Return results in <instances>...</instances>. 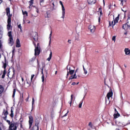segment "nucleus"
I'll list each match as a JSON object with an SVG mask.
<instances>
[{"label":"nucleus","mask_w":130,"mask_h":130,"mask_svg":"<svg viewBox=\"0 0 130 130\" xmlns=\"http://www.w3.org/2000/svg\"><path fill=\"white\" fill-rule=\"evenodd\" d=\"M34 43V45H35V57H34L32 58H31V59L30 60V61H34V60H35V59L36 58V56H37V55H39V54H40V49H39V48L40 47V46H39V43H38L37 44V45L36 46V44L33 42Z\"/></svg>","instance_id":"nucleus-1"},{"label":"nucleus","mask_w":130,"mask_h":130,"mask_svg":"<svg viewBox=\"0 0 130 130\" xmlns=\"http://www.w3.org/2000/svg\"><path fill=\"white\" fill-rule=\"evenodd\" d=\"M7 16L8 17L7 20V23L8 24H12V15L11 14V10H10V7H7L6 9Z\"/></svg>","instance_id":"nucleus-2"},{"label":"nucleus","mask_w":130,"mask_h":130,"mask_svg":"<svg viewBox=\"0 0 130 130\" xmlns=\"http://www.w3.org/2000/svg\"><path fill=\"white\" fill-rule=\"evenodd\" d=\"M7 122L9 124V130H17V125L15 123H11V121L6 120Z\"/></svg>","instance_id":"nucleus-3"},{"label":"nucleus","mask_w":130,"mask_h":130,"mask_svg":"<svg viewBox=\"0 0 130 130\" xmlns=\"http://www.w3.org/2000/svg\"><path fill=\"white\" fill-rule=\"evenodd\" d=\"M8 36H9V43L11 46L14 45V39H13V35H12V31H10L8 32Z\"/></svg>","instance_id":"nucleus-4"},{"label":"nucleus","mask_w":130,"mask_h":130,"mask_svg":"<svg viewBox=\"0 0 130 130\" xmlns=\"http://www.w3.org/2000/svg\"><path fill=\"white\" fill-rule=\"evenodd\" d=\"M119 20V15H118L117 17H116L115 19L112 21V23L110 21H109V27H111L112 26V28L115 26V24L116 23H118V20Z\"/></svg>","instance_id":"nucleus-5"},{"label":"nucleus","mask_w":130,"mask_h":130,"mask_svg":"<svg viewBox=\"0 0 130 130\" xmlns=\"http://www.w3.org/2000/svg\"><path fill=\"white\" fill-rule=\"evenodd\" d=\"M35 125H34L30 129V130H39V123H40V121L36 119L35 120Z\"/></svg>","instance_id":"nucleus-6"},{"label":"nucleus","mask_w":130,"mask_h":130,"mask_svg":"<svg viewBox=\"0 0 130 130\" xmlns=\"http://www.w3.org/2000/svg\"><path fill=\"white\" fill-rule=\"evenodd\" d=\"M75 73V67L71 66L69 68V71L67 72V77H69V75L71 76Z\"/></svg>","instance_id":"nucleus-7"},{"label":"nucleus","mask_w":130,"mask_h":130,"mask_svg":"<svg viewBox=\"0 0 130 130\" xmlns=\"http://www.w3.org/2000/svg\"><path fill=\"white\" fill-rule=\"evenodd\" d=\"M59 4L61 6L62 8V16L61 18L62 19H64V16L66 15V9L64 8V6H63V4H62V2L59 1Z\"/></svg>","instance_id":"nucleus-8"},{"label":"nucleus","mask_w":130,"mask_h":130,"mask_svg":"<svg viewBox=\"0 0 130 130\" xmlns=\"http://www.w3.org/2000/svg\"><path fill=\"white\" fill-rule=\"evenodd\" d=\"M28 118V122L29 124V128H31V127H32V125H33V121H34V119L33 118V116H32V115L29 116Z\"/></svg>","instance_id":"nucleus-9"},{"label":"nucleus","mask_w":130,"mask_h":130,"mask_svg":"<svg viewBox=\"0 0 130 130\" xmlns=\"http://www.w3.org/2000/svg\"><path fill=\"white\" fill-rule=\"evenodd\" d=\"M31 35L35 41H38V34L37 32H32Z\"/></svg>","instance_id":"nucleus-10"},{"label":"nucleus","mask_w":130,"mask_h":130,"mask_svg":"<svg viewBox=\"0 0 130 130\" xmlns=\"http://www.w3.org/2000/svg\"><path fill=\"white\" fill-rule=\"evenodd\" d=\"M3 114L5 116V117H3L2 118L5 120H7V117L8 116V114H9V112H8V110H6L5 109H4Z\"/></svg>","instance_id":"nucleus-11"},{"label":"nucleus","mask_w":130,"mask_h":130,"mask_svg":"<svg viewBox=\"0 0 130 130\" xmlns=\"http://www.w3.org/2000/svg\"><path fill=\"white\" fill-rule=\"evenodd\" d=\"M88 29H90L91 33H94V32H95V30H96V27L94 25H89L88 27Z\"/></svg>","instance_id":"nucleus-12"},{"label":"nucleus","mask_w":130,"mask_h":130,"mask_svg":"<svg viewBox=\"0 0 130 130\" xmlns=\"http://www.w3.org/2000/svg\"><path fill=\"white\" fill-rule=\"evenodd\" d=\"M5 92V87L2 85H0V97L3 96V93Z\"/></svg>","instance_id":"nucleus-13"},{"label":"nucleus","mask_w":130,"mask_h":130,"mask_svg":"<svg viewBox=\"0 0 130 130\" xmlns=\"http://www.w3.org/2000/svg\"><path fill=\"white\" fill-rule=\"evenodd\" d=\"M113 95V92H112V90H111L110 92H109L107 94V98L108 100H109L110 97H112Z\"/></svg>","instance_id":"nucleus-14"},{"label":"nucleus","mask_w":130,"mask_h":130,"mask_svg":"<svg viewBox=\"0 0 130 130\" xmlns=\"http://www.w3.org/2000/svg\"><path fill=\"white\" fill-rule=\"evenodd\" d=\"M96 0H87L88 5H94V4H96Z\"/></svg>","instance_id":"nucleus-15"},{"label":"nucleus","mask_w":130,"mask_h":130,"mask_svg":"<svg viewBox=\"0 0 130 130\" xmlns=\"http://www.w3.org/2000/svg\"><path fill=\"white\" fill-rule=\"evenodd\" d=\"M16 44V47H21V43H20V40L19 39H17Z\"/></svg>","instance_id":"nucleus-16"},{"label":"nucleus","mask_w":130,"mask_h":130,"mask_svg":"<svg viewBox=\"0 0 130 130\" xmlns=\"http://www.w3.org/2000/svg\"><path fill=\"white\" fill-rule=\"evenodd\" d=\"M77 73H74V75H72L69 77V80L77 79Z\"/></svg>","instance_id":"nucleus-17"},{"label":"nucleus","mask_w":130,"mask_h":130,"mask_svg":"<svg viewBox=\"0 0 130 130\" xmlns=\"http://www.w3.org/2000/svg\"><path fill=\"white\" fill-rule=\"evenodd\" d=\"M2 62L3 63V66L2 67V68H3L4 70H6V69H7V59L6 58V57H5V62Z\"/></svg>","instance_id":"nucleus-18"},{"label":"nucleus","mask_w":130,"mask_h":130,"mask_svg":"<svg viewBox=\"0 0 130 130\" xmlns=\"http://www.w3.org/2000/svg\"><path fill=\"white\" fill-rule=\"evenodd\" d=\"M125 54L126 55H130V50L128 48H125L124 49Z\"/></svg>","instance_id":"nucleus-19"},{"label":"nucleus","mask_w":130,"mask_h":130,"mask_svg":"<svg viewBox=\"0 0 130 130\" xmlns=\"http://www.w3.org/2000/svg\"><path fill=\"white\" fill-rule=\"evenodd\" d=\"M14 108L13 107H11V114H10V116L13 118L14 117Z\"/></svg>","instance_id":"nucleus-20"},{"label":"nucleus","mask_w":130,"mask_h":130,"mask_svg":"<svg viewBox=\"0 0 130 130\" xmlns=\"http://www.w3.org/2000/svg\"><path fill=\"white\" fill-rule=\"evenodd\" d=\"M45 18H47L48 19L50 18L51 15L50 12H47L46 14L44 15Z\"/></svg>","instance_id":"nucleus-21"},{"label":"nucleus","mask_w":130,"mask_h":130,"mask_svg":"<svg viewBox=\"0 0 130 130\" xmlns=\"http://www.w3.org/2000/svg\"><path fill=\"white\" fill-rule=\"evenodd\" d=\"M73 100H74V94H71V101L69 102V103L70 104V106H72V103L73 102Z\"/></svg>","instance_id":"nucleus-22"},{"label":"nucleus","mask_w":130,"mask_h":130,"mask_svg":"<svg viewBox=\"0 0 130 130\" xmlns=\"http://www.w3.org/2000/svg\"><path fill=\"white\" fill-rule=\"evenodd\" d=\"M51 57H52V52L51 51H50V53L49 54V57L47 59V60H48V61H50L51 59Z\"/></svg>","instance_id":"nucleus-23"},{"label":"nucleus","mask_w":130,"mask_h":130,"mask_svg":"<svg viewBox=\"0 0 130 130\" xmlns=\"http://www.w3.org/2000/svg\"><path fill=\"white\" fill-rule=\"evenodd\" d=\"M7 73V70H4L3 71V75L2 76V79H5V77H6V74Z\"/></svg>","instance_id":"nucleus-24"},{"label":"nucleus","mask_w":130,"mask_h":130,"mask_svg":"<svg viewBox=\"0 0 130 130\" xmlns=\"http://www.w3.org/2000/svg\"><path fill=\"white\" fill-rule=\"evenodd\" d=\"M52 36V30H51L50 31V34L49 35V39H50L49 40V44H50L51 43V37Z\"/></svg>","instance_id":"nucleus-25"},{"label":"nucleus","mask_w":130,"mask_h":130,"mask_svg":"<svg viewBox=\"0 0 130 130\" xmlns=\"http://www.w3.org/2000/svg\"><path fill=\"white\" fill-rule=\"evenodd\" d=\"M11 28H12L11 24L8 23L7 25V29L8 31H10V30L11 29Z\"/></svg>","instance_id":"nucleus-26"},{"label":"nucleus","mask_w":130,"mask_h":130,"mask_svg":"<svg viewBox=\"0 0 130 130\" xmlns=\"http://www.w3.org/2000/svg\"><path fill=\"white\" fill-rule=\"evenodd\" d=\"M128 23H125L122 25V28L124 29V30H126V27L127 26Z\"/></svg>","instance_id":"nucleus-27"},{"label":"nucleus","mask_w":130,"mask_h":130,"mask_svg":"<svg viewBox=\"0 0 130 130\" xmlns=\"http://www.w3.org/2000/svg\"><path fill=\"white\" fill-rule=\"evenodd\" d=\"M28 4L29 6H33V4H34V0H30L28 2Z\"/></svg>","instance_id":"nucleus-28"},{"label":"nucleus","mask_w":130,"mask_h":130,"mask_svg":"<svg viewBox=\"0 0 130 130\" xmlns=\"http://www.w3.org/2000/svg\"><path fill=\"white\" fill-rule=\"evenodd\" d=\"M120 115L119 114V113H117L116 114H115L114 115V117L115 118H117L118 117H119Z\"/></svg>","instance_id":"nucleus-29"},{"label":"nucleus","mask_w":130,"mask_h":130,"mask_svg":"<svg viewBox=\"0 0 130 130\" xmlns=\"http://www.w3.org/2000/svg\"><path fill=\"white\" fill-rule=\"evenodd\" d=\"M99 11H100V14L101 16H102L103 15V13H102V8H101V7L99 8Z\"/></svg>","instance_id":"nucleus-30"},{"label":"nucleus","mask_w":130,"mask_h":130,"mask_svg":"<svg viewBox=\"0 0 130 130\" xmlns=\"http://www.w3.org/2000/svg\"><path fill=\"white\" fill-rule=\"evenodd\" d=\"M16 94V88H14L13 89V95H12V98H14L15 97V95Z\"/></svg>","instance_id":"nucleus-31"},{"label":"nucleus","mask_w":130,"mask_h":130,"mask_svg":"<svg viewBox=\"0 0 130 130\" xmlns=\"http://www.w3.org/2000/svg\"><path fill=\"white\" fill-rule=\"evenodd\" d=\"M23 15H24V16H25V17H28V12H27V11H24L22 12Z\"/></svg>","instance_id":"nucleus-32"},{"label":"nucleus","mask_w":130,"mask_h":130,"mask_svg":"<svg viewBox=\"0 0 130 130\" xmlns=\"http://www.w3.org/2000/svg\"><path fill=\"white\" fill-rule=\"evenodd\" d=\"M3 38V31H2V29L0 28V39H2Z\"/></svg>","instance_id":"nucleus-33"},{"label":"nucleus","mask_w":130,"mask_h":130,"mask_svg":"<svg viewBox=\"0 0 130 130\" xmlns=\"http://www.w3.org/2000/svg\"><path fill=\"white\" fill-rule=\"evenodd\" d=\"M83 104V101L80 102L79 105V108H82V105Z\"/></svg>","instance_id":"nucleus-34"},{"label":"nucleus","mask_w":130,"mask_h":130,"mask_svg":"<svg viewBox=\"0 0 130 130\" xmlns=\"http://www.w3.org/2000/svg\"><path fill=\"white\" fill-rule=\"evenodd\" d=\"M34 105V98H32L31 111L33 110V106Z\"/></svg>","instance_id":"nucleus-35"},{"label":"nucleus","mask_w":130,"mask_h":130,"mask_svg":"<svg viewBox=\"0 0 130 130\" xmlns=\"http://www.w3.org/2000/svg\"><path fill=\"white\" fill-rule=\"evenodd\" d=\"M88 125H89V126H90V127H92L93 126V124H92V122H89Z\"/></svg>","instance_id":"nucleus-36"},{"label":"nucleus","mask_w":130,"mask_h":130,"mask_svg":"<svg viewBox=\"0 0 130 130\" xmlns=\"http://www.w3.org/2000/svg\"><path fill=\"white\" fill-rule=\"evenodd\" d=\"M35 76V75H34V74H32V75H31V79H30L31 82H32V80H33V78H34Z\"/></svg>","instance_id":"nucleus-37"},{"label":"nucleus","mask_w":130,"mask_h":130,"mask_svg":"<svg viewBox=\"0 0 130 130\" xmlns=\"http://www.w3.org/2000/svg\"><path fill=\"white\" fill-rule=\"evenodd\" d=\"M116 38V37L115 36H113L112 37V41H114V42H115V39Z\"/></svg>","instance_id":"nucleus-38"},{"label":"nucleus","mask_w":130,"mask_h":130,"mask_svg":"<svg viewBox=\"0 0 130 130\" xmlns=\"http://www.w3.org/2000/svg\"><path fill=\"white\" fill-rule=\"evenodd\" d=\"M34 7V8H35V6H34L33 5H29L28 6V9H30V10H31L32 9V7Z\"/></svg>","instance_id":"nucleus-39"},{"label":"nucleus","mask_w":130,"mask_h":130,"mask_svg":"<svg viewBox=\"0 0 130 130\" xmlns=\"http://www.w3.org/2000/svg\"><path fill=\"white\" fill-rule=\"evenodd\" d=\"M68 113H69V111H68L67 113H66L63 116H62V117H66V116H68Z\"/></svg>","instance_id":"nucleus-40"},{"label":"nucleus","mask_w":130,"mask_h":130,"mask_svg":"<svg viewBox=\"0 0 130 130\" xmlns=\"http://www.w3.org/2000/svg\"><path fill=\"white\" fill-rule=\"evenodd\" d=\"M83 70H84V73L85 74H87L88 73V72H87V70H86V69H85V68L84 67H83Z\"/></svg>","instance_id":"nucleus-41"},{"label":"nucleus","mask_w":130,"mask_h":130,"mask_svg":"<svg viewBox=\"0 0 130 130\" xmlns=\"http://www.w3.org/2000/svg\"><path fill=\"white\" fill-rule=\"evenodd\" d=\"M42 81L43 82H44V75L42 76Z\"/></svg>","instance_id":"nucleus-42"},{"label":"nucleus","mask_w":130,"mask_h":130,"mask_svg":"<svg viewBox=\"0 0 130 130\" xmlns=\"http://www.w3.org/2000/svg\"><path fill=\"white\" fill-rule=\"evenodd\" d=\"M29 95L28 94L27 98L25 99L26 102H28V101H29Z\"/></svg>","instance_id":"nucleus-43"},{"label":"nucleus","mask_w":130,"mask_h":130,"mask_svg":"<svg viewBox=\"0 0 130 130\" xmlns=\"http://www.w3.org/2000/svg\"><path fill=\"white\" fill-rule=\"evenodd\" d=\"M18 28L20 29V30H22V26H21V24L18 25Z\"/></svg>","instance_id":"nucleus-44"},{"label":"nucleus","mask_w":130,"mask_h":130,"mask_svg":"<svg viewBox=\"0 0 130 130\" xmlns=\"http://www.w3.org/2000/svg\"><path fill=\"white\" fill-rule=\"evenodd\" d=\"M121 2L120 5L121 6H123V0H119Z\"/></svg>","instance_id":"nucleus-45"},{"label":"nucleus","mask_w":130,"mask_h":130,"mask_svg":"<svg viewBox=\"0 0 130 130\" xmlns=\"http://www.w3.org/2000/svg\"><path fill=\"white\" fill-rule=\"evenodd\" d=\"M15 47H13V50H12V53L13 54H14V53H15Z\"/></svg>","instance_id":"nucleus-46"},{"label":"nucleus","mask_w":130,"mask_h":130,"mask_svg":"<svg viewBox=\"0 0 130 130\" xmlns=\"http://www.w3.org/2000/svg\"><path fill=\"white\" fill-rule=\"evenodd\" d=\"M12 71H13V75H15V68H13Z\"/></svg>","instance_id":"nucleus-47"},{"label":"nucleus","mask_w":130,"mask_h":130,"mask_svg":"<svg viewBox=\"0 0 130 130\" xmlns=\"http://www.w3.org/2000/svg\"><path fill=\"white\" fill-rule=\"evenodd\" d=\"M2 47H3V44H2V43L1 42V41H0V49H1V48H2Z\"/></svg>","instance_id":"nucleus-48"},{"label":"nucleus","mask_w":130,"mask_h":130,"mask_svg":"<svg viewBox=\"0 0 130 130\" xmlns=\"http://www.w3.org/2000/svg\"><path fill=\"white\" fill-rule=\"evenodd\" d=\"M44 0H40V4H41V3H44Z\"/></svg>","instance_id":"nucleus-49"},{"label":"nucleus","mask_w":130,"mask_h":130,"mask_svg":"<svg viewBox=\"0 0 130 130\" xmlns=\"http://www.w3.org/2000/svg\"><path fill=\"white\" fill-rule=\"evenodd\" d=\"M77 77L78 78H80L81 77V74L77 75Z\"/></svg>","instance_id":"nucleus-50"},{"label":"nucleus","mask_w":130,"mask_h":130,"mask_svg":"<svg viewBox=\"0 0 130 130\" xmlns=\"http://www.w3.org/2000/svg\"><path fill=\"white\" fill-rule=\"evenodd\" d=\"M72 85H76V82H73V83H72Z\"/></svg>","instance_id":"nucleus-51"},{"label":"nucleus","mask_w":130,"mask_h":130,"mask_svg":"<svg viewBox=\"0 0 130 130\" xmlns=\"http://www.w3.org/2000/svg\"><path fill=\"white\" fill-rule=\"evenodd\" d=\"M20 127L21 128H23V125L22 124V123H20Z\"/></svg>","instance_id":"nucleus-52"},{"label":"nucleus","mask_w":130,"mask_h":130,"mask_svg":"<svg viewBox=\"0 0 130 130\" xmlns=\"http://www.w3.org/2000/svg\"><path fill=\"white\" fill-rule=\"evenodd\" d=\"M78 69H77L76 70V71L74 72V73H75V74H77V72H78Z\"/></svg>","instance_id":"nucleus-53"},{"label":"nucleus","mask_w":130,"mask_h":130,"mask_svg":"<svg viewBox=\"0 0 130 130\" xmlns=\"http://www.w3.org/2000/svg\"><path fill=\"white\" fill-rule=\"evenodd\" d=\"M71 40H69L68 41V43H70V44H71Z\"/></svg>","instance_id":"nucleus-54"},{"label":"nucleus","mask_w":130,"mask_h":130,"mask_svg":"<svg viewBox=\"0 0 130 130\" xmlns=\"http://www.w3.org/2000/svg\"><path fill=\"white\" fill-rule=\"evenodd\" d=\"M42 76H44V74H43V69L42 70Z\"/></svg>","instance_id":"nucleus-55"},{"label":"nucleus","mask_w":130,"mask_h":130,"mask_svg":"<svg viewBox=\"0 0 130 130\" xmlns=\"http://www.w3.org/2000/svg\"><path fill=\"white\" fill-rule=\"evenodd\" d=\"M114 110H115V112H117V113H118V112H117V110H116V108H115Z\"/></svg>","instance_id":"nucleus-56"},{"label":"nucleus","mask_w":130,"mask_h":130,"mask_svg":"<svg viewBox=\"0 0 130 130\" xmlns=\"http://www.w3.org/2000/svg\"><path fill=\"white\" fill-rule=\"evenodd\" d=\"M21 81L22 82H24V78L23 77H21Z\"/></svg>","instance_id":"nucleus-57"},{"label":"nucleus","mask_w":130,"mask_h":130,"mask_svg":"<svg viewBox=\"0 0 130 130\" xmlns=\"http://www.w3.org/2000/svg\"><path fill=\"white\" fill-rule=\"evenodd\" d=\"M101 20V18H100V17H99V23H100Z\"/></svg>","instance_id":"nucleus-58"},{"label":"nucleus","mask_w":130,"mask_h":130,"mask_svg":"<svg viewBox=\"0 0 130 130\" xmlns=\"http://www.w3.org/2000/svg\"><path fill=\"white\" fill-rule=\"evenodd\" d=\"M37 64L38 66H39V61H38V59H37Z\"/></svg>","instance_id":"nucleus-59"},{"label":"nucleus","mask_w":130,"mask_h":130,"mask_svg":"<svg viewBox=\"0 0 130 130\" xmlns=\"http://www.w3.org/2000/svg\"><path fill=\"white\" fill-rule=\"evenodd\" d=\"M127 35V32H124V35Z\"/></svg>","instance_id":"nucleus-60"},{"label":"nucleus","mask_w":130,"mask_h":130,"mask_svg":"<svg viewBox=\"0 0 130 130\" xmlns=\"http://www.w3.org/2000/svg\"><path fill=\"white\" fill-rule=\"evenodd\" d=\"M3 3V0H0V4H2Z\"/></svg>","instance_id":"nucleus-61"},{"label":"nucleus","mask_w":130,"mask_h":130,"mask_svg":"<svg viewBox=\"0 0 130 130\" xmlns=\"http://www.w3.org/2000/svg\"><path fill=\"white\" fill-rule=\"evenodd\" d=\"M30 21L29 20L28 22H27V24H30Z\"/></svg>","instance_id":"nucleus-62"},{"label":"nucleus","mask_w":130,"mask_h":130,"mask_svg":"<svg viewBox=\"0 0 130 130\" xmlns=\"http://www.w3.org/2000/svg\"><path fill=\"white\" fill-rule=\"evenodd\" d=\"M57 74V71H56L55 74L56 75Z\"/></svg>","instance_id":"nucleus-63"},{"label":"nucleus","mask_w":130,"mask_h":130,"mask_svg":"<svg viewBox=\"0 0 130 130\" xmlns=\"http://www.w3.org/2000/svg\"><path fill=\"white\" fill-rule=\"evenodd\" d=\"M52 5L53 6V7H54V3H52Z\"/></svg>","instance_id":"nucleus-64"}]
</instances>
